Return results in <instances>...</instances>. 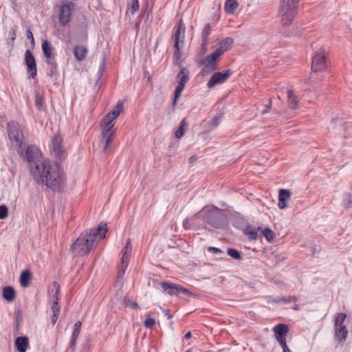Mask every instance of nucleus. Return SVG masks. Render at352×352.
<instances>
[{
	"label": "nucleus",
	"instance_id": "4",
	"mask_svg": "<svg viewBox=\"0 0 352 352\" xmlns=\"http://www.w3.org/2000/svg\"><path fill=\"white\" fill-rule=\"evenodd\" d=\"M185 25L182 20H180L177 28L176 31L174 34V58H175V64L177 65H179L180 59L182 58V52L180 49L183 47L184 38H185Z\"/></svg>",
	"mask_w": 352,
	"mask_h": 352
},
{
	"label": "nucleus",
	"instance_id": "7",
	"mask_svg": "<svg viewBox=\"0 0 352 352\" xmlns=\"http://www.w3.org/2000/svg\"><path fill=\"white\" fill-rule=\"evenodd\" d=\"M34 181L38 185L57 192L63 190L65 185V177H34Z\"/></svg>",
	"mask_w": 352,
	"mask_h": 352
},
{
	"label": "nucleus",
	"instance_id": "31",
	"mask_svg": "<svg viewBox=\"0 0 352 352\" xmlns=\"http://www.w3.org/2000/svg\"><path fill=\"white\" fill-rule=\"evenodd\" d=\"M129 261V260H124V258H121L120 263L118 265V272L117 275L118 279H122L124 277Z\"/></svg>",
	"mask_w": 352,
	"mask_h": 352
},
{
	"label": "nucleus",
	"instance_id": "36",
	"mask_svg": "<svg viewBox=\"0 0 352 352\" xmlns=\"http://www.w3.org/2000/svg\"><path fill=\"white\" fill-rule=\"evenodd\" d=\"M258 229L254 228L251 226H248L245 229V234L249 236V238L252 240H255L258 236Z\"/></svg>",
	"mask_w": 352,
	"mask_h": 352
},
{
	"label": "nucleus",
	"instance_id": "47",
	"mask_svg": "<svg viewBox=\"0 0 352 352\" xmlns=\"http://www.w3.org/2000/svg\"><path fill=\"white\" fill-rule=\"evenodd\" d=\"M337 124L339 126H342L343 124V120L339 118H333L330 123V127L332 129H336Z\"/></svg>",
	"mask_w": 352,
	"mask_h": 352
},
{
	"label": "nucleus",
	"instance_id": "30",
	"mask_svg": "<svg viewBox=\"0 0 352 352\" xmlns=\"http://www.w3.org/2000/svg\"><path fill=\"white\" fill-rule=\"evenodd\" d=\"M52 292H54L52 295V302H58L60 298V287L59 284L54 281L52 284Z\"/></svg>",
	"mask_w": 352,
	"mask_h": 352
},
{
	"label": "nucleus",
	"instance_id": "17",
	"mask_svg": "<svg viewBox=\"0 0 352 352\" xmlns=\"http://www.w3.org/2000/svg\"><path fill=\"white\" fill-rule=\"evenodd\" d=\"M123 111V104L122 102H118L115 108L107 114L102 120L104 121V124L107 123V124H114L113 120L120 114Z\"/></svg>",
	"mask_w": 352,
	"mask_h": 352
},
{
	"label": "nucleus",
	"instance_id": "38",
	"mask_svg": "<svg viewBox=\"0 0 352 352\" xmlns=\"http://www.w3.org/2000/svg\"><path fill=\"white\" fill-rule=\"evenodd\" d=\"M346 315L343 313L338 314L335 318L334 327L344 325L343 323L345 321Z\"/></svg>",
	"mask_w": 352,
	"mask_h": 352
},
{
	"label": "nucleus",
	"instance_id": "41",
	"mask_svg": "<svg viewBox=\"0 0 352 352\" xmlns=\"http://www.w3.org/2000/svg\"><path fill=\"white\" fill-rule=\"evenodd\" d=\"M81 325H82V324H81V322H80V321H78L74 324V325L73 327L72 333V337L78 338V336H79L80 332Z\"/></svg>",
	"mask_w": 352,
	"mask_h": 352
},
{
	"label": "nucleus",
	"instance_id": "35",
	"mask_svg": "<svg viewBox=\"0 0 352 352\" xmlns=\"http://www.w3.org/2000/svg\"><path fill=\"white\" fill-rule=\"evenodd\" d=\"M47 63L49 65V72L47 75L50 77L56 74L57 73V63L54 58L47 60Z\"/></svg>",
	"mask_w": 352,
	"mask_h": 352
},
{
	"label": "nucleus",
	"instance_id": "43",
	"mask_svg": "<svg viewBox=\"0 0 352 352\" xmlns=\"http://www.w3.org/2000/svg\"><path fill=\"white\" fill-rule=\"evenodd\" d=\"M44 102V98L42 94H36L35 96V105L38 108L41 109L43 107Z\"/></svg>",
	"mask_w": 352,
	"mask_h": 352
},
{
	"label": "nucleus",
	"instance_id": "10",
	"mask_svg": "<svg viewBox=\"0 0 352 352\" xmlns=\"http://www.w3.org/2000/svg\"><path fill=\"white\" fill-rule=\"evenodd\" d=\"M65 174L60 164L56 161L52 166H50L45 162L41 163L40 173H37L36 176H62Z\"/></svg>",
	"mask_w": 352,
	"mask_h": 352
},
{
	"label": "nucleus",
	"instance_id": "49",
	"mask_svg": "<svg viewBox=\"0 0 352 352\" xmlns=\"http://www.w3.org/2000/svg\"><path fill=\"white\" fill-rule=\"evenodd\" d=\"M76 339H77V338L71 336V340H70V342H69V349H71L72 352L75 351L76 344Z\"/></svg>",
	"mask_w": 352,
	"mask_h": 352
},
{
	"label": "nucleus",
	"instance_id": "39",
	"mask_svg": "<svg viewBox=\"0 0 352 352\" xmlns=\"http://www.w3.org/2000/svg\"><path fill=\"white\" fill-rule=\"evenodd\" d=\"M227 252L230 257L234 259L239 260L242 258L241 252L236 249L228 248Z\"/></svg>",
	"mask_w": 352,
	"mask_h": 352
},
{
	"label": "nucleus",
	"instance_id": "1",
	"mask_svg": "<svg viewBox=\"0 0 352 352\" xmlns=\"http://www.w3.org/2000/svg\"><path fill=\"white\" fill-rule=\"evenodd\" d=\"M107 231V224L100 223L98 228L88 229L76 239L72 245L73 252L77 256L88 254L94 248L97 237L102 239Z\"/></svg>",
	"mask_w": 352,
	"mask_h": 352
},
{
	"label": "nucleus",
	"instance_id": "34",
	"mask_svg": "<svg viewBox=\"0 0 352 352\" xmlns=\"http://www.w3.org/2000/svg\"><path fill=\"white\" fill-rule=\"evenodd\" d=\"M131 252V239H128L126 243L122 250V258L124 260H129Z\"/></svg>",
	"mask_w": 352,
	"mask_h": 352
},
{
	"label": "nucleus",
	"instance_id": "20",
	"mask_svg": "<svg viewBox=\"0 0 352 352\" xmlns=\"http://www.w3.org/2000/svg\"><path fill=\"white\" fill-rule=\"evenodd\" d=\"M274 336L277 341L286 339L289 332V327L285 324H278L274 327Z\"/></svg>",
	"mask_w": 352,
	"mask_h": 352
},
{
	"label": "nucleus",
	"instance_id": "52",
	"mask_svg": "<svg viewBox=\"0 0 352 352\" xmlns=\"http://www.w3.org/2000/svg\"><path fill=\"white\" fill-rule=\"evenodd\" d=\"M219 123H220V117L215 116L212 119V120L210 122V126L212 127H217Z\"/></svg>",
	"mask_w": 352,
	"mask_h": 352
},
{
	"label": "nucleus",
	"instance_id": "33",
	"mask_svg": "<svg viewBox=\"0 0 352 352\" xmlns=\"http://www.w3.org/2000/svg\"><path fill=\"white\" fill-rule=\"evenodd\" d=\"M188 126V122L186 119H183L176 130L175 135L176 138L180 139L184 134L185 130Z\"/></svg>",
	"mask_w": 352,
	"mask_h": 352
},
{
	"label": "nucleus",
	"instance_id": "50",
	"mask_svg": "<svg viewBox=\"0 0 352 352\" xmlns=\"http://www.w3.org/2000/svg\"><path fill=\"white\" fill-rule=\"evenodd\" d=\"M125 305L126 307H131L133 309H138L139 308L138 303H136L135 302H132L130 300H127L125 301Z\"/></svg>",
	"mask_w": 352,
	"mask_h": 352
},
{
	"label": "nucleus",
	"instance_id": "18",
	"mask_svg": "<svg viewBox=\"0 0 352 352\" xmlns=\"http://www.w3.org/2000/svg\"><path fill=\"white\" fill-rule=\"evenodd\" d=\"M71 8L67 5L61 6L60 8L59 22L61 25H67L71 19Z\"/></svg>",
	"mask_w": 352,
	"mask_h": 352
},
{
	"label": "nucleus",
	"instance_id": "42",
	"mask_svg": "<svg viewBox=\"0 0 352 352\" xmlns=\"http://www.w3.org/2000/svg\"><path fill=\"white\" fill-rule=\"evenodd\" d=\"M8 36L10 37V40L7 41V44L9 48L12 49L14 45V41L16 38V32L14 30H12L8 32Z\"/></svg>",
	"mask_w": 352,
	"mask_h": 352
},
{
	"label": "nucleus",
	"instance_id": "14",
	"mask_svg": "<svg viewBox=\"0 0 352 352\" xmlns=\"http://www.w3.org/2000/svg\"><path fill=\"white\" fill-rule=\"evenodd\" d=\"M220 56L214 52L211 54L207 56L202 61L204 65L205 69L208 72L211 73L219 69L218 63Z\"/></svg>",
	"mask_w": 352,
	"mask_h": 352
},
{
	"label": "nucleus",
	"instance_id": "24",
	"mask_svg": "<svg viewBox=\"0 0 352 352\" xmlns=\"http://www.w3.org/2000/svg\"><path fill=\"white\" fill-rule=\"evenodd\" d=\"M42 50L47 60L54 58L55 54L53 52V47H52L51 43L48 41L45 40L43 41Z\"/></svg>",
	"mask_w": 352,
	"mask_h": 352
},
{
	"label": "nucleus",
	"instance_id": "23",
	"mask_svg": "<svg viewBox=\"0 0 352 352\" xmlns=\"http://www.w3.org/2000/svg\"><path fill=\"white\" fill-rule=\"evenodd\" d=\"M88 52L87 48L84 45H76L74 48V55L78 61L86 58Z\"/></svg>",
	"mask_w": 352,
	"mask_h": 352
},
{
	"label": "nucleus",
	"instance_id": "11",
	"mask_svg": "<svg viewBox=\"0 0 352 352\" xmlns=\"http://www.w3.org/2000/svg\"><path fill=\"white\" fill-rule=\"evenodd\" d=\"M62 141L61 136L59 134H56L52 137L50 145V149L54 155L60 161L66 157L65 150L62 146Z\"/></svg>",
	"mask_w": 352,
	"mask_h": 352
},
{
	"label": "nucleus",
	"instance_id": "21",
	"mask_svg": "<svg viewBox=\"0 0 352 352\" xmlns=\"http://www.w3.org/2000/svg\"><path fill=\"white\" fill-rule=\"evenodd\" d=\"M210 34V25L207 23L205 25L201 32V51L204 54L207 51V45L209 35Z\"/></svg>",
	"mask_w": 352,
	"mask_h": 352
},
{
	"label": "nucleus",
	"instance_id": "56",
	"mask_svg": "<svg viewBox=\"0 0 352 352\" xmlns=\"http://www.w3.org/2000/svg\"><path fill=\"white\" fill-rule=\"evenodd\" d=\"M278 342L280 344V345L281 346L282 349L284 348L285 346H287L286 339H283V340H278Z\"/></svg>",
	"mask_w": 352,
	"mask_h": 352
},
{
	"label": "nucleus",
	"instance_id": "53",
	"mask_svg": "<svg viewBox=\"0 0 352 352\" xmlns=\"http://www.w3.org/2000/svg\"><path fill=\"white\" fill-rule=\"evenodd\" d=\"M299 0H280V3L298 5Z\"/></svg>",
	"mask_w": 352,
	"mask_h": 352
},
{
	"label": "nucleus",
	"instance_id": "12",
	"mask_svg": "<svg viewBox=\"0 0 352 352\" xmlns=\"http://www.w3.org/2000/svg\"><path fill=\"white\" fill-rule=\"evenodd\" d=\"M206 221L215 228L223 227V216L217 209L208 210L205 215Z\"/></svg>",
	"mask_w": 352,
	"mask_h": 352
},
{
	"label": "nucleus",
	"instance_id": "22",
	"mask_svg": "<svg viewBox=\"0 0 352 352\" xmlns=\"http://www.w3.org/2000/svg\"><path fill=\"white\" fill-rule=\"evenodd\" d=\"M335 338L338 340L339 342H345L347 336H348V330L345 325L340 326H335Z\"/></svg>",
	"mask_w": 352,
	"mask_h": 352
},
{
	"label": "nucleus",
	"instance_id": "5",
	"mask_svg": "<svg viewBox=\"0 0 352 352\" xmlns=\"http://www.w3.org/2000/svg\"><path fill=\"white\" fill-rule=\"evenodd\" d=\"M297 13L298 5L280 3L278 16L283 26H290Z\"/></svg>",
	"mask_w": 352,
	"mask_h": 352
},
{
	"label": "nucleus",
	"instance_id": "32",
	"mask_svg": "<svg viewBox=\"0 0 352 352\" xmlns=\"http://www.w3.org/2000/svg\"><path fill=\"white\" fill-rule=\"evenodd\" d=\"M237 0H226L225 3V10L226 12L233 14L238 8Z\"/></svg>",
	"mask_w": 352,
	"mask_h": 352
},
{
	"label": "nucleus",
	"instance_id": "62",
	"mask_svg": "<svg viewBox=\"0 0 352 352\" xmlns=\"http://www.w3.org/2000/svg\"><path fill=\"white\" fill-rule=\"evenodd\" d=\"M104 64H105L104 59H103V60H102V62L101 63V67H100V71H102V72L103 68L104 67Z\"/></svg>",
	"mask_w": 352,
	"mask_h": 352
},
{
	"label": "nucleus",
	"instance_id": "13",
	"mask_svg": "<svg viewBox=\"0 0 352 352\" xmlns=\"http://www.w3.org/2000/svg\"><path fill=\"white\" fill-rule=\"evenodd\" d=\"M232 73V71L230 69H227L223 72H217L214 73L207 83L208 88L212 89L217 85L225 82Z\"/></svg>",
	"mask_w": 352,
	"mask_h": 352
},
{
	"label": "nucleus",
	"instance_id": "40",
	"mask_svg": "<svg viewBox=\"0 0 352 352\" xmlns=\"http://www.w3.org/2000/svg\"><path fill=\"white\" fill-rule=\"evenodd\" d=\"M291 195V192L289 190L286 189H280L278 192V198L283 199L284 201H287Z\"/></svg>",
	"mask_w": 352,
	"mask_h": 352
},
{
	"label": "nucleus",
	"instance_id": "9",
	"mask_svg": "<svg viewBox=\"0 0 352 352\" xmlns=\"http://www.w3.org/2000/svg\"><path fill=\"white\" fill-rule=\"evenodd\" d=\"M189 74L190 72L188 69L185 67H182L180 72L177 74V79L178 81V85L175 91V96L173 102V107L176 104L177 100L180 97L181 93L185 87L186 83L189 79Z\"/></svg>",
	"mask_w": 352,
	"mask_h": 352
},
{
	"label": "nucleus",
	"instance_id": "25",
	"mask_svg": "<svg viewBox=\"0 0 352 352\" xmlns=\"http://www.w3.org/2000/svg\"><path fill=\"white\" fill-rule=\"evenodd\" d=\"M15 344L19 352H25L29 344L28 338L26 336L18 337L16 339Z\"/></svg>",
	"mask_w": 352,
	"mask_h": 352
},
{
	"label": "nucleus",
	"instance_id": "59",
	"mask_svg": "<svg viewBox=\"0 0 352 352\" xmlns=\"http://www.w3.org/2000/svg\"><path fill=\"white\" fill-rule=\"evenodd\" d=\"M273 302L275 303H280L283 302L282 298H277L273 300Z\"/></svg>",
	"mask_w": 352,
	"mask_h": 352
},
{
	"label": "nucleus",
	"instance_id": "45",
	"mask_svg": "<svg viewBox=\"0 0 352 352\" xmlns=\"http://www.w3.org/2000/svg\"><path fill=\"white\" fill-rule=\"evenodd\" d=\"M139 8V2L138 0H131L130 4V10L132 14H134Z\"/></svg>",
	"mask_w": 352,
	"mask_h": 352
},
{
	"label": "nucleus",
	"instance_id": "54",
	"mask_svg": "<svg viewBox=\"0 0 352 352\" xmlns=\"http://www.w3.org/2000/svg\"><path fill=\"white\" fill-rule=\"evenodd\" d=\"M286 201H284L283 199L278 198V208L280 209H284L285 208H286L287 206Z\"/></svg>",
	"mask_w": 352,
	"mask_h": 352
},
{
	"label": "nucleus",
	"instance_id": "16",
	"mask_svg": "<svg viewBox=\"0 0 352 352\" xmlns=\"http://www.w3.org/2000/svg\"><path fill=\"white\" fill-rule=\"evenodd\" d=\"M25 63L29 77L34 78L37 74L36 64L32 53L29 50H26L25 53Z\"/></svg>",
	"mask_w": 352,
	"mask_h": 352
},
{
	"label": "nucleus",
	"instance_id": "51",
	"mask_svg": "<svg viewBox=\"0 0 352 352\" xmlns=\"http://www.w3.org/2000/svg\"><path fill=\"white\" fill-rule=\"evenodd\" d=\"M26 34H27V38L30 41L32 46L34 47V45H35L34 38L33 34L31 32V30H28Z\"/></svg>",
	"mask_w": 352,
	"mask_h": 352
},
{
	"label": "nucleus",
	"instance_id": "8",
	"mask_svg": "<svg viewBox=\"0 0 352 352\" xmlns=\"http://www.w3.org/2000/svg\"><path fill=\"white\" fill-rule=\"evenodd\" d=\"M327 54L323 49L317 50L312 58L311 70L314 72H322L327 68Z\"/></svg>",
	"mask_w": 352,
	"mask_h": 352
},
{
	"label": "nucleus",
	"instance_id": "26",
	"mask_svg": "<svg viewBox=\"0 0 352 352\" xmlns=\"http://www.w3.org/2000/svg\"><path fill=\"white\" fill-rule=\"evenodd\" d=\"M3 297L8 302H12L16 298V293L11 286H6L3 289Z\"/></svg>",
	"mask_w": 352,
	"mask_h": 352
},
{
	"label": "nucleus",
	"instance_id": "37",
	"mask_svg": "<svg viewBox=\"0 0 352 352\" xmlns=\"http://www.w3.org/2000/svg\"><path fill=\"white\" fill-rule=\"evenodd\" d=\"M262 234L265 237L266 240L269 242H272L274 239V232L268 228H265L262 231Z\"/></svg>",
	"mask_w": 352,
	"mask_h": 352
},
{
	"label": "nucleus",
	"instance_id": "2",
	"mask_svg": "<svg viewBox=\"0 0 352 352\" xmlns=\"http://www.w3.org/2000/svg\"><path fill=\"white\" fill-rule=\"evenodd\" d=\"M7 133L12 147L15 148L19 154L23 152L24 136L18 122L10 121L7 124Z\"/></svg>",
	"mask_w": 352,
	"mask_h": 352
},
{
	"label": "nucleus",
	"instance_id": "28",
	"mask_svg": "<svg viewBox=\"0 0 352 352\" xmlns=\"http://www.w3.org/2000/svg\"><path fill=\"white\" fill-rule=\"evenodd\" d=\"M52 316H51V322L53 325H54L58 318V316L60 311V306L58 302H53L51 307Z\"/></svg>",
	"mask_w": 352,
	"mask_h": 352
},
{
	"label": "nucleus",
	"instance_id": "60",
	"mask_svg": "<svg viewBox=\"0 0 352 352\" xmlns=\"http://www.w3.org/2000/svg\"><path fill=\"white\" fill-rule=\"evenodd\" d=\"M266 107H267V109L263 111V112H262L263 114L266 113L267 112H268V110L271 108V102Z\"/></svg>",
	"mask_w": 352,
	"mask_h": 352
},
{
	"label": "nucleus",
	"instance_id": "46",
	"mask_svg": "<svg viewBox=\"0 0 352 352\" xmlns=\"http://www.w3.org/2000/svg\"><path fill=\"white\" fill-rule=\"evenodd\" d=\"M8 210L5 205L0 206V219H3L8 217Z\"/></svg>",
	"mask_w": 352,
	"mask_h": 352
},
{
	"label": "nucleus",
	"instance_id": "57",
	"mask_svg": "<svg viewBox=\"0 0 352 352\" xmlns=\"http://www.w3.org/2000/svg\"><path fill=\"white\" fill-rule=\"evenodd\" d=\"M191 337H192V333L190 331L187 332L184 336V338L186 340L190 339Z\"/></svg>",
	"mask_w": 352,
	"mask_h": 352
},
{
	"label": "nucleus",
	"instance_id": "6",
	"mask_svg": "<svg viewBox=\"0 0 352 352\" xmlns=\"http://www.w3.org/2000/svg\"><path fill=\"white\" fill-rule=\"evenodd\" d=\"M100 126L102 128L101 144L102 146V150L105 154H109L110 153V144H111L116 133L114 124H104V121L102 120Z\"/></svg>",
	"mask_w": 352,
	"mask_h": 352
},
{
	"label": "nucleus",
	"instance_id": "44",
	"mask_svg": "<svg viewBox=\"0 0 352 352\" xmlns=\"http://www.w3.org/2000/svg\"><path fill=\"white\" fill-rule=\"evenodd\" d=\"M144 324L146 328H152L155 324V319L147 316L144 322Z\"/></svg>",
	"mask_w": 352,
	"mask_h": 352
},
{
	"label": "nucleus",
	"instance_id": "58",
	"mask_svg": "<svg viewBox=\"0 0 352 352\" xmlns=\"http://www.w3.org/2000/svg\"><path fill=\"white\" fill-rule=\"evenodd\" d=\"M196 160H197V157H196V156H195V155H194V156H191V157H190V159H189V161H190V164L194 163L195 162H196Z\"/></svg>",
	"mask_w": 352,
	"mask_h": 352
},
{
	"label": "nucleus",
	"instance_id": "63",
	"mask_svg": "<svg viewBox=\"0 0 352 352\" xmlns=\"http://www.w3.org/2000/svg\"><path fill=\"white\" fill-rule=\"evenodd\" d=\"M188 226V223H187V221H186L184 223V226L186 229L188 228V227L187 226Z\"/></svg>",
	"mask_w": 352,
	"mask_h": 352
},
{
	"label": "nucleus",
	"instance_id": "55",
	"mask_svg": "<svg viewBox=\"0 0 352 352\" xmlns=\"http://www.w3.org/2000/svg\"><path fill=\"white\" fill-rule=\"evenodd\" d=\"M208 250L213 254H220L222 252V251L219 248L214 247H209L208 248Z\"/></svg>",
	"mask_w": 352,
	"mask_h": 352
},
{
	"label": "nucleus",
	"instance_id": "19",
	"mask_svg": "<svg viewBox=\"0 0 352 352\" xmlns=\"http://www.w3.org/2000/svg\"><path fill=\"white\" fill-rule=\"evenodd\" d=\"M233 43L234 40L231 37H226L223 38L220 43H219V46L214 52L221 57L224 52L231 48Z\"/></svg>",
	"mask_w": 352,
	"mask_h": 352
},
{
	"label": "nucleus",
	"instance_id": "3",
	"mask_svg": "<svg viewBox=\"0 0 352 352\" xmlns=\"http://www.w3.org/2000/svg\"><path fill=\"white\" fill-rule=\"evenodd\" d=\"M25 158L30 164L32 175L36 176L37 173H40L41 163V153L38 149L33 146H28L25 151Z\"/></svg>",
	"mask_w": 352,
	"mask_h": 352
},
{
	"label": "nucleus",
	"instance_id": "29",
	"mask_svg": "<svg viewBox=\"0 0 352 352\" xmlns=\"http://www.w3.org/2000/svg\"><path fill=\"white\" fill-rule=\"evenodd\" d=\"M31 273L29 270H23L20 276L19 282L22 287H26L29 285V282L31 278Z\"/></svg>",
	"mask_w": 352,
	"mask_h": 352
},
{
	"label": "nucleus",
	"instance_id": "64",
	"mask_svg": "<svg viewBox=\"0 0 352 352\" xmlns=\"http://www.w3.org/2000/svg\"><path fill=\"white\" fill-rule=\"evenodd\" d=\"M294 309L295 310H298V305H295L294 307H293Z\"/></svg>",
	"mask_w": 352,
	"mask_h": 352
},
{
	"label": "nucleus",
	"instance_id": "15",
	"mask_svg": "<svg viewBox=\"0 0 352 352\" xmlns=\"http://www.w3.org/2000/svg\"><path fill=\"white\" fill-rule=\"evenodd\" d=\"M162 289L169 295H178L179 294H189V292L179 285L170 283L168 282H162L161 283Z\"/></svg>",
	"mask_w": 352,
	"mask_h": 352
},
{
	"label": "nucleus",
	"instance_id": "61",
	"mask_svg": "<svg viewBox=\"0 0 352 352\" xmlns=\"http://www.w3.org/2000/svg\"><path fill=\"white\" fill-rule=\"evenodd\" d=\"M283 352H291V351L288 346H285L284 348H283Z\"/></svg>",
	"mask_w": 352,
	"mask_h": 352
},
{
	"label": "nucleus",
	"instance_id": "48",
	"mask_svg": "<svg viewBox=\"0 0 352 352\" xmlns=\"http://www.w3.org/2000/svg\"><path fill=\"white\" fill-rule=\"evenodd\" d=\"M283 302L285 303H289L290 302H296L298 300V298L295 296H289L287 297H283L282 298Z\"/></svg>",
	"mask_w": 352,
	"mask_h": 352
},
{
	"label": "nucleus",
	"instance_id": "27",
	"mask_svg": "<svg viewBox=\"0 0 352 352\" xmlns=\"http://www.w3.org/2000/svg\"><path fill=\"white\" fill-rule=\"evenodd\" d=\"M287 103L288 106L292 109H295L298 107V100L297 98L294 96V92L292 89H288L287 91Z\"/></svg>",
	"mask_w": 352,
	"mask_h": 352
}]
</instances>
